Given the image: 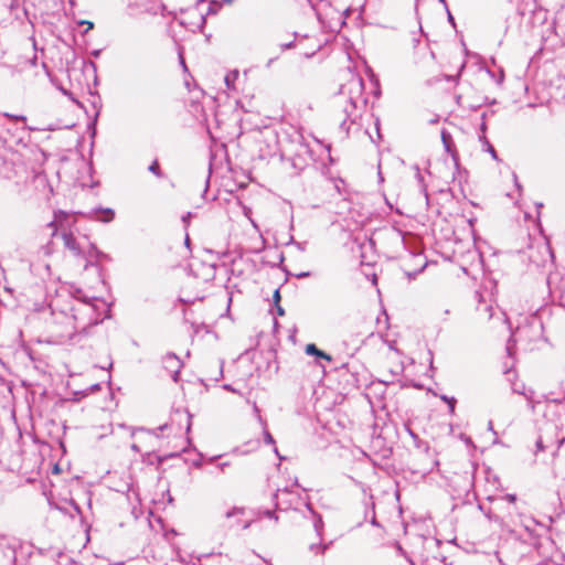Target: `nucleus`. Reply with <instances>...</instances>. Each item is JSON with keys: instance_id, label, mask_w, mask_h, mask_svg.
Segmentation results:
<instances>
[{"instance_id": "obj_19", "label": "nucleus", "mask_w": 565, "mask_h": 565, "mask_svg": "<svg viewBox=\"0 0 565 565\" xmlns=\"http://www.w3.org/2000/svg\"><path fill=\"white\" fill-rule=\"evenodd\" d=\"M525 386L524 384H521V385H518V384H513L512 385V391L516 394H520V395H524L527 399H531V396H529L526 393H525Z\"/></svg>"}, {"instance_id": "obj_18", "label": "nucleus", "mask_w": 565, "mask_h": 565, "mask_svg": "<svg viewBox=\"0 0 565 565\" xmlns=\"http://www.w3.org/2000/svg\"><path fill=\"white\" fill-rule=\"evenodd\" d=\"M111 369H113V362L108 363V382H107V385H108V398L109 399H114V393H113V388H111V376H110Z\"/></svg>"}, {"instance_id": "obj_49", "label": "nucleus", "mask_w": 565, "mask_h": 565, "mask_svg": "<svg viewBox=\"0 0 565 565\" xmlns=\"http://www.w3.org/2000/svg\"><path fill=\"white\" fill-rule=\"evenodd\" d=\"M254 554L256 555V553L254 552ZM257 556L260 558V556L257 554ZM262 561L267 564V565H273L269 561L265 559L262 557Z\"/></svg>"}, {"instance_id": "obj_21", "label": "nucleus", "mask_w": 565, "mask_h": 565, "mask_svg": "<svg viewBox=\"0 0 565 565\" xmlns=\"http://www.w3.org/2000/svg\"><path fill=\"white\" fill-rule=\"evenodd\" d=\"M483 149L487 152H489L494 160L499 159L498 154H497V151H495L494 147L490 143V141H486V147Z\"/></svg>"}, {"instance_id": "obj_16", "label": "nucleus", "mask_w": 565, "mask_h": 565, "mask_svg": "<svg viewBox=\"0 0 565 565\" xmlns=\"http://www.w3.org/2000/svg\"><path fill=\"white\" fill-rule=\"evenodd\" d=\"M237 77H238V72L237 71H234L233 73L227 74L225 76V78H224L226 87L227 88H233L234 87V82H235V79Z\"/></svg>"}, {"instance_id": "obj_42", "label": "nucleus", "mask_w": 565, "mask_h": 565, "mask_svg": "<svg viewBox=\"0 0 565 565\" xmlns=\"http://www.w3.org/2000/svg\"><path fill=\"white\" fill-rule=\"evenodd\" d=\"M223 388L230 392H235V388L231 384H224Z\"/></svg>"}, {"instance_id": "obj_1", "label": "nucleus", "mask_w": 565, "mask_h": 565, "mask_svg": "<svg viewBox=\"0 0 565 565\" xmlns=\"http://www.w3.org/2000/svg\"><path fill=\"white\" fill-rule=\"evenodd\" d=\"M363 90L362 78H353L348 84L342 85L340 88V96L338 98V105L343 114V119L340 122V129L349 135L350 125L356 124L361 117V113L358 107Z\"/></svg>"}, {"instance_id": "obj_17", "label": "nucleus", "mask_w": 565, "mask_h": 565, "mask_svg": "<svg viewBox=\"0 0 565 565\" xmlns=\"http://www.w3.org/2000/svg\"><path fill=\"white\" fill-rule=\"evenodd\" d=\"M221 7V2L212 0L209 4L206 14H216L220 11Z\"/></svg>"}, {"instance_id": "obj_59", "label": "nucleus", "mask_w": 565, "mask_h": 565, "mask_svg": "<svg viewBox=\"0 0 565 565\" xmlns=\"http://www.w3.org/2000/svg\"><path fill=\"white\" fill-rule=\"evenodd\" d=\"M536 207H537V209L543 207V203H537V204H536Z\"/></svg>"}, {"instance_id": "obj_62", "label": "nucleus", "mask_w": 565, "mask_h": 565, "mask_svg": "<svg viewBox=\"0 0 565 565\" xmlns=\"http://www.w3.org/2000/svg\"><path fill=\"white\" fill-rule=\"evenodd\" d=\"M489 429H492V423L489 422Z\"/></svg>"}, {"instance_id": "obj_54", "label": "nucleus", "mask_w": 565, "mask_h": 565, "mask_svg": "<svg viewBox=\"0 0 565 565\" xmlns=\"http://www.w3.org/2000/svg\"><path fill=\"white\" fill-rule=\"evenodd\" d=\"M504 373L510 377V375L512 374V371L510 369H508Z\"/></svg>"}, {"instance_id": "obj_43", "label": "nucleus", "mask_w": 565, "mask_h": 565, "mask_svg": "<svg viewBox=\"0 0 565 565\" xmlns=\"http://www.w3.org/2000/svg\"><path fill=\"white\" fill-rule=\"evenodd\" d=\"M184 245H185L186 247H190V237H189V235H188V234H185Z\"/></svg>"}, {"instance_id": "obj_58", "label": "nucleus", "mask_w": 565, "mask_h": 565, "mask_svg": "<svg viewBox=\"0 0 565 565\" xmlns=\"http://www.w3.org/2000/svg\"><path fill=\"white\" fill-rule=\"evenodd\" d=\"M557 495H558L559 501H562V494H561L559 490L557 491Z\"/></svg>"}, {"instance_id": "obj_28", "label": "nucleus", "mask_w": 565, "mask_h": 565, "mask_svg": "<svg viewBox=\"0 0 565 565\" xmlns=\"http://www.w3.org/2000/svg\"><path fill=\"white\" fill-rule=\"evenodd\" d=\"M282 51L290 50L295 47V41H290L288 43H284L280 45Z\"/></svg>"}, {"instance_id": "obj_13", "label": "nucleus", "mask_w": 565, "mask_h": 565, "mask_svg": "<svg viewBox=\"0 0 565 565\" xmlns=\"http://www.w3.org/2000/svg\"><path fill=\"white\" fill-rule=\"evenodd\" d=\"M290 493H291V491H290V490H289V488H287V487H286L285 489H282V490L278 489V490L274 493V499L276 500L275 505H276V508H277V509H280V505L282 504L280 501H278L279 495H280V494H290ZM289 507H290V505H287V507H285V508H281V510H287Z\"/></svg>"}, {"instance_id": "obj_15", "label": "nucleus", "mask_w": 565, "mask_h": 565, "mask_svg": "<svg viewBox=\"0 0 565 565\" xmlns=\"http://www.w3.org/2000/svg\"><path fill=\"white\" fill-rule=\"evenodd\" d=\"M331 543H332V542H329V543L323 544V543L319 542L318 544H311V545H310V550H311V551H313V552H316V553H321V554H323V553L329 548V546L331 545Z\"/></svg>"}, {"instance_id": "obj_47", "label": "nucleus", "mask_w": 565, "mask_h": 565, "mask_svg": "<svg viewBox=\"0 0 565 565\" xmlns=\"http://www.w3.org/2000/svg\"><path fill=\"white\" fill-rule=\"evenodd\" d=\"M100 212H102V217H100V220H102V221H106V210H100Z\"/></svg>"}, {"instance_id": "obj_30", "label": "nucleus", "mask_w": 565, "mask_h": 565, "mask_svg": "<svg viewBox=\"0 0 565 565\" xmlns=\"http://www.w3.org/2000/svg\"><path fill=\"white\" fill-rule=\"evenodd\" d=\"M503 499H505L510 503H514L516 501V495L513 493H508L503 497Z\"/></svg>"}, {"instance_id": "obj_45", "label": "nucleus", "mask_w": 565, "mask_h": 565, "mask_svg": "<svg viewBox=\"0 0 565 565\" xmlns=\"http://www.w3.org/2000/svg\"><path fill=\"white\" fill-rule=\"evenodd\" d=\"M228 465H230L228 462H221V463L218 465V467L221 468V470H224V469H225V467H227Z\"/></svg>"}, {"instance_id": "obj_35", "label": "nucleus", "mask_w": 565, "mask_h": 565, "mask_svg": "<svg viewBox=\"0 0 565 565\" xmlns=\"http://www.w3.org/2000/svg\"><path fill=\"white\" fill-rule=\"evenodd\" d=\"M276 313L280 317L285 315V309L280 305H275Z\"/></svg>"}, {"instance_id": "obj_55", "label": "nucleus", "mask_w": 565, "mask_h": 565, "mask_svg": "<svg viewBox=\"0 0 565 565\" xmlns=\"http://www.w3.org/2000/svg\"><path fill=\"white\" fill-rule=\"evenodd\" d=\"M348 366H349V363H343V364L341 365V367H342V369H348Z\"/></svg>"}, {"instance_id": "obj_60", "label": "nucleus", "mask_w": 565, "mask_h": 565, "mask_svg": "<svg viewBox=\"0 0 565 565\" xmlns=\"http://www.w3.org/2000/svg\"><path fill=\"white\" fill-rule=\"evenodd\" d=\"M417 177H418L419 181L423 180V177H422V174L419 172L417 173Z\"/></svg>"}, {"instance_id": "obj_46", "label": "nucleus", "mask_w": 565, "mask_h": 565, "mask_svg": "<svg viewBox=\"0 0 565 565\" xmlns=\"http://www.w3.org/2000/svg\"><path fill=\"white\" fill-rule=\"evenodd\" d=\"M82 24H87L88 25L87 30L93 28V23L89 21H83Z\"/></svg>"}, {"instance_id": "obj_12", "label": "nucleus", "mask_w": 565, "mask_h": 565, "mask_svg": "<svg viewBox=\"0 0 565 565\" xmlns=\"http://www.w3.org/2000/svg\"><path fill=\"white\" fill-rule=\"evenodd\" d=\"M65 217H67V213L65 211L60 210V211L54 213V220L49 223V226L54 228L53 235L56 234L55 223L60 222L62 218H65Z\"/></svg>"}, {"instance_id": "obj_20", "label": "nucleus", "mask_w": 565, "mask_h": 565, "mask_svg": "<svg viewBox=\"0 0 565 565\" xmlns=\"http://www.w3.org/2000/svg\"><path fill=\"white\" fill-rule=\"evenodd\" d=\"M253 409H254V413H255V415H256V417H257V420L259 422V424L262 425V427L267 426V423H266V420L262 417V415H260V409L258 408V406H257V404H256V403H254V405H253Z\"/></svg>"}, {"instance_id": "obj_34", "label": "nucleus", "mask_w": 565, "mask_h": 565, "mask_svg": "<svg viewBox=\"0 0 565 565\" xmlns=\"http://www.w3.org/2000/svg\"><path fill=\"white\" fill-rule=\"evenodd\" d=\"M241 512H242V511H241L239 509L234 508V509H232V510H230V511H227V512H226V518H231V516H233V515H235V514H237V513H241Z\"/></svg>"}, {"instance_id": "obj_27", "label": "nucleus", "mask_w": 565, "mask_h": 565, "mask_svg": "<svg viewBox=\"0 0 565 565\" xmlns=\"http://www.w3.org/2000/svg\"><path fill=\"white\" fill-rule=\"evenodd\" d=\"M486 117H487V114H486V113H483V114L481 115V119H482V121H481V125H480V130H481L482 135H484V134H486V130H487Z\"/></svg>"}, {"instance_id": "obj_7", "label": "nucleus", "mask_w": 565, "mask_h": 565, "mask_svg": "<svg viewBox=\"0 0 565 565\" xmlns=\"http://www.w3.org/2000/svg\"><path fill=\"white\" fill-rule=\"evenodd\" d=\"M405 430L411 436V438L414 440V445L417 449L428 454L430 450L429 444L423 439L419 438V436L408 426L405 425Z\"/></svg>"}, {"instance_id": "obj_29", "label": "nucleus", "mask_w": 565, "mask_h": 565, "mask_svg": "<svg viewBox=\"0 0 565 565\" xmlns=\"http://www.w3.org/2000/svg\"><path fill=\"white\" fill-rule=\"evenodd\" d=\"M185 416H186V431L189 433L191 429V425H192V423H191L192 415L186 411Z\"/></svg>"}, {"instance_id": "obj_31", "label": "nucleus", "mask_w": 565, "mask_h": 565, "mask_svg": "<svg viewBox=\"0 0 565 565\" xmlns=\"http://www.w3.org/2000/svg\"><path fill=\"white\" fill-rule=\"evenodd\" d=\"M447 11V19H448V22L455 26L456 25V22H455V18L452 17L451 12L449 11V9H446Z\"/></svg>"}, {"instance_id": "obj_51", "label": "nucleus", "mask_w": 565, "mask_h": 565, "mask_svg": "<svg viewBox=\"0 0 565 565\" xmlns=\"http://www.w3.org/2000/svg\"><path fill=\"white\" fill-rule=\"evenodd\" d=\"M545 427H546V429H552V428H554V425H552V424H548V423H547V424L545 425Z\"/></svg>"}, {"instance_id": "obj_4", "label": "nucleus", "mask_w": 565, "mask_h": 565, "mask_svg": "<svg viewBox=\"0 0 565 565\" xmlns=\"http://www.w3.org/2000/svg\"><path fill=\"white\" fill-rule=\"evenodd\" d=\"M163 369L170 373L173 382L179 381L180 372L183 366L179 356L172 352L167 353L162 359Z\"/></svg>"}, {"instance_id": "obj_41", "label": "nucleus", "mask_w": 565, "mask_h": 565, "mask_svg": "<svg viewBox=\"0 0 565 565\" xmlns=\"http://www.w3.org/2000/svg\"><path fill=\"white\" fill-rule=\"evenodd\" d=\"M479 140L482 142L483 148L486 147V141H489L488 138L486 137V134L481 135L479 137Z\"/></svg>"}, {"instance_id": "obj_37", "label": "nucleus", "mask_w": 565, "mask_h": 565, "mask_svg": "<svg viewBox=\"0 0 565 565\" xmlns=\"http://www.w3.org/2000/svg\"><path fill=\"white\" fill-rule=\"evenodd\" d=\"M179 61H180V65H182L183 70L188 71L185 61H184L183 55L181 53H179Z\"/></svg>"}, {"instance_id": "obj_6", "label": "nucleus", "mask_w": 565, "mask_h": 565, "mask_svg": "<svg viewBox=\"0 0 565 565\" xmlns=\"http://www.w3.org/2000/svg\"><path fill=\"white\" fill-rule=\"evenodd\" d=\"M305 353L307 355L315 356L317 359L324 360L328 362L332 361V356L329 353L320 350L315 343H308L305 347Z\"/></svg>"}, {"instance_id": "obj_26", "label": "nucleus", "mask_w": 565, "mask_h": 565, "mask_svg": "<svg viewBox=\"0 0 565 565\" xmlns=\"http://www.w3.org/2000/svg\"><path fill=\"white\" fill-rule=\"evenodd\" d=\"M193 216V213L192 212H186L183 216H182V222L183 224L185 225V227L189 226L190 224V220L191 217Z\"/></svg>"}, {"instance_id": "obj_25", "label": "nucleus", "mask_w": 565, "mask_h": 565, "mask_svg": "<svg viewBox=\"0 0 565 565\" xmlns=\"http://www.w3.org/2000/svg\"><path fill=\"white\" fill-rule=\"evenodd\" d=\"M263 514L268 519H274L276 522L278 521V516L276 515L275 511L273 510H265Z\"/></svg>"}, {"instance_id": "obj_63", "label": "nucleus", "mask_w": 565, "mask_h": 565, "mask_svg": "<svg viewBox=\"0 0 565 565\" xmlns=\"http://www.w3.org/2000/svg\"><path fill=\"white\" fill-rule=\"evenodd\" d=\"M4 539V535H0V540H3Z\"/></svg>"}, {"instance_id": "obj_5", "label": "nucleus", "mask_w": 565, "mask_h": 565, "mask_svg": "<svg viewBox=\"0 0 565 565\" xmlns=\"http://www.w3.org/2000/svg\"><path fill=\"white\" fill-rule=\"evenodd\" d=\"M441 141H443L445 150L451 156L455 164L458 166L459 157H458V152L455 148L452 136L446 129L441 130Z\"/></svg>"}, {"instance_id": "obj_57", "label": "nucleus", "mask_w": 565, "mask_h": 565, "mask_svg": "<svg viewBox=\"0 0 565 565\" xmlns=\"http://www.w3.org/2000/svg\"><path fill=\"white\" fill-rule=\"evenodd\" d=\"M478 508H479L482 512H486V511H484V508H483V505H482V504H479V505H478Z\"/></svg>"}, {"instance_id": "obj_50", "label": "nucleus", "mask_w": 565, "mask_h": 565, "mask_svg": "<svg viewBox=\"0 0 565 565\" xmlns=\"http://www.w3.org/2000/svg\"><path fill=\"white\" fill-rule=\"evenodd\" d=\"M110 307H111V303H110V302H108V315H107V318H108V319H110V318H111V316H110Z\"/></svg>"}, {"instance_id": "obj_36", "label": "nucleus", "mask_w": 565, "mask_h": 565, "mask_svg": "<svg viewBox=\"0 0 565 565\" xmlns=\"http://www.w3.org/2000/svg\"><path fill=\"white\" fill-rule=\"evenodd\" d=\"M4 116H7V117H9V118H11L13 120H21V121H25L26 120L25 116H22V115L21 116H10V115L6 114Z\"/></svg>"}, {"instance_id": "obj_53", "label": "nucleus", "mask_w": 565, "mask_h": 565, "mask_svg": "<svg viewBox=\"0 0 565 565\" xmlns=\"http://www.w3.org/2000/svg\"><path fill=\"white\" fill-rule=\"evenodd\" d=\"M279 262H280V263H282V262H284V254H282V253H280V254H279Z\"/></svg>"}, {"instance_id": "obj_48", "label": "nucleus", "mask_w": 565, "mask_h": 565, "mask_svg": "<svg viewBox=\"0 0 565 565\" xmlns=\"http://www.w3.org/2000/svg\"><path fill=\"white\" fill-rule=\"evenodd\" d=\"M507 353H508V355H510V356L512 355V348H511V345H510V344H508V345H507Z\"/></svg>"}, {"instance_id": "obj_33", "label": "nucleus", "mask_w": 565, "mask_h": 565, "mask_svg": "<svg viewBox=\"0 0 565 565\" xmlns=\"http://www.w3.org/2000/svg\"><path fill=\"white\" fill-rule=\"evenodd\" d=\"M372 511H374V503H372ZM371 524L373 526H380V523L377 522L376 516H375V512H373V516L371 519Z\"/></svg>"}, {"instance_id": "obj_24", "label": "nucleus", "mask_w": 565, "mask_h": 565, "mask_svg": "<svg viewBox=\"0 0 565 565\" xmlns=\"http://www.w3.org/2000/svg\"><path fill=\"white\" fill-rule=\"evenodd\" d=\"M280 299H281V296H280V289L277 288L274 294H273V301H274V305H279L280 302Z\"/></svg>"}, {"instance_id": "obj_56", "label": "nucleus", "mask_w": 565, "mask_h": 565, "mask_svg": "<svg viewBox=\"0 0 565 565\" xmlns=\"http://www.w3.org/2000/svg\"><path fill=\"white\" fill-rule=\"evenodd\" d=\"M441 3H444L445 8L448 9V6L445 0H439Z\"/></svg>"}, {"instance_id": "obj_10", "label": "nucleus", "mask_w": 565, "mask_h": 565, "mask_svg": "<svg viewBox=\"0 0 565 565\" xmlns=\"http://www.w3.org/2000/svg\"><path fill=\"white\" fill-rule=\"evenodd\" d=\"M439 398L448 405L449 414L455 415L457 399L454 396H448L446 394L439 395Z\"/></svg>"}, {"instance_id": "obj_52", "label": "nucleus", "mask_w": 565, "mask_h": 565, "mask_svg": "<svg viewBox=\"0 0 565 565\" xmlns=\"http://www.w3.org/2000/svg\"><path fill=\"white\" fill-rule=\"evenodd\" d=\"M61 90H62V93H63L64 95H67V96H70V95H71V94H70V92H67L66 89L61 88Z\"/></svg>"}, {"instance_id": "obj_44", "label": "nucleus", "mask_w": 565, "mask_h": 565, "mask_svg": "<svg viewBox=\"0 0 565 565\" xmlns=\"http://www.w3.org/2000/svg\"><path fill=\"white\" fill-rule=\"evenodd\" d=\"M484 515H486L489 520H493V516H492V514H491V511H490V510L486 511V512H484Z\"/></svg>"}, {"instance_id": "obj_3", "label": "nucleus", "mask_w": 565, "mask_h": 565, "mask_svg": "<svg viewBox=\"0 0 565 565\" xmlns=\"http://www.w3.org/2000/svg\"><path fill=\"white\" fill-rule=\"evenodd\" d=\"M62 239L64 243V247L68 249L74 256H83L85 253V243H87L86 238L83 241H78L71 232H63Z\"/></svg>"}, {"instance_id": "obj_38", "label": "nucleus", "mask_w": 565, "mask_h": 565, "mask_svg": "<svg viewBox=\"0 0 565 565\" xmlns=\"http://www.w3.org/2000/svg\"><path fill=\"white\" fill-rule=\"evenodd\" d=\"M306 508H307V510L312 514V516H313L315 514H318V513L315 511V509H313V507H312V504H311L310 502H307V503H306Z\"/></svg>"}, {"instance_id": "obj_8", "label": "nucleus", "mask_w": 565, "mask_h": 565, "mask_svg": "<svg viewBox=\"0 0 565 565\" xmlns=\"http://www.w3.org/2000/svg\"><path fill=\"white\" fill-rule=\"evenodd\" d=\"M563 439H556V440H545L543 436H540L535 443L537 451H543L546 448H550L554 445H556V449L559 448L562 445Z\"/></svg>"}, {"instance_id": "obj_23", "label": "nucleus", "mask_w": 565, "mask_h": 565, "mask_svg": "<svg viewBox=\"0 0 565 565\" xmlns=\"http://www.w3.org/2000/svg\"><path fill=\"white\" fill-rule=\"evenodd\" d=\"M391 234L398 241L403 242L404 241V236H403V233L402 231L399 230H396V228H392L391 230Z\"/></svg>"}, {"instance_id": "obj_9", "label": "nucleus", "mask_w": 565, "mask_h": 565, "mask_svg": "<svg viewBox=\"0 0 565 565\" xmlns=\"http://www.w3.org/2000/svg\"><path fill=\"white\" fill-rule=\"evenodd\" d=\"M323 526H324V523H323L321 514H319V513L315 514L313 515V527H315V531L320 540H322Z\"/></svg>"}, {"instance_id": "obj_39", "label": "nucleus", "mask_w": 565, "mask_h": 565, "mask_svg": "<svg viewBox=\"0 0 565 565\" xmlns=\"http://www.w3.org/2000/svg\"><path fill=\"white\" fill-rule=\"evenodd\" d=\"M115 217V211L108 207V223L111 222Z\"/></svg>"}, {"instance_id": "obj_11", "label": "nucleus", "mask_w": 565, "mask_h": 565, "mask_svg": "<svg viewBox=\"0 0 565 565\" xmlns=\"http://www.w3.org/2000/svg\"><path fill=\"white\" fill-rule=\"evenodd\" d=\"M263 435H264V441L265 444L267 445H275V439L273 437V435L269 433V430L265 427H263ZM274 452L278 456H279V452H278V449L276 446H274Z\"/></svg>"}, {"instance_id": "obj_2", "label": "nucleus", "mask_w": 565, "mask_h": 565, "mask_svg": "<svg viewBox=\"0 0 565 565\" xmlns=\"http://www.w3.org/2000/svg\"><path fill=\"white\" fill-rule=\"evenodd\" d=\"M295 150H290L288 153V160L290 161L294 169L302 171L309 163L311 157V150L309 146L303 142L302 136L298 137V142L292 143Z\"/></svg>"}, {"instance_id": "obj_40", "label": "nucleus", "mask_w": 565, "mask_h": 565, "mask_svg": "<svg viewBox=\"0 0 565 565\" xmlns=\"http://www.w3.org/2000/svg\"><path fill=\"white\" fill-rule=\"evenodd\" d=\"M309 276H310L309 271H301V273L296 275V277L299 278V279L306 278V277H309Z\"/></svg>"}, {"instance_id": "obj_61", "label": "nucleus", "mask_w": 565, "mask_h": 565, "mask_svg": "<svg viewBox=\"0 0 565 565\" xmlns=\"http://www.w3.org/2000/svg\"><path fill=\"white\" fill-rule=\"evenodd\" d=\"M233 0H223L225 3H231Z\"/></svg>"}, {"instance_id": "obj_14", "label": "nucleus", "mask_w": 565, "mask_h": 565, "mask_svg": "<svg viewBox=\"0 0 565 565\" xmlns=\"http://www.w3.org/2000/svg\"><path fill=\"white\" fill-rule=\"evenodd\" d=\"M148 171L154 174L157 178H163V172L160 169L158 160H153L148 167Z\"/></svg>"}, {"instance_id": "obj_22", "label": "nucleus", "mask_w": 565, "mask_h": 565, "mask_svg": "<svg viewBox=\"0 0 565 565\" xmlns=\"http://www.w3.org/2000/svg\"><path fill=\"white\" fill-rule=\"evenodd\" d=\"M203 299H204V297H195L193 299L179 297L178 301L181 303H184V305H192V303H194L195 300H203Z\"/></svg>"}, {"instance_id": "obj_32", "label": "nucleus", "mask_w": 565, "mask_h": 565, "mask_svg": "<svg viewBox=\"0 0 565 565\" xmlns=\"http://www.w3.org/2000/svg\"><path fill=\"white\" fill-rule=\"evenodd\" d=\"M291 243H292V244H295V245L297 246V248H298L299 250H301V252H303V250H305V248H306V247H305L306 243L295 242L292 237H291Z\"/></svg>"}]
</instances>
